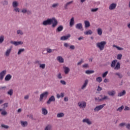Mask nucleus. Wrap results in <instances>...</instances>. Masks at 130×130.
I'll return each mask as SVG.
<instances>
[{
  "mask_svg": "<svg viewBox=\"0 0 130 130\" xmlns=\"http://www.w3.org/2000/svg\"><path fill=\"white\" fill-rule=\"evenodd\" d=\"M57 77L58 79H62V76H61V73H58L57 75Z\"/></svg>",
  "mask_w": 130,
  "mask_h": 130,
  "instance_id": "nucleus-44",
  "label": "nucleus"
},
{
  "mask_svg": "<svg viewBox=\"0 0 130 130\" xmlns=\"http://www.w3.org/2000/svg\"><path fill=\"white\" fill-rule=\"evenodd\" d=\"M60 82L62 85H67V82H66L64 80H60Z\"/></svg>",
  "mask_w": 130,
  "mask_h": 130,
  "instance_id": "nucleus-52",
  "label": "nucleus"
},
{
  "mask_svg": "<svg viewBox=\"0 0 130 130\" xmlns=\"http://www.w3.org/2000/svg\"><path fill=\"white\" fill-rule=\"evenodd\" d=\"M14 11L15 12H18V13H19L20 12V9L18 8H15L14 9Z\"/></svg>",
  "mask_w": 130,
  "mask_h": 130,
  "instance_id": "nucleus-58",
  "label": "nucleus"
},
{
  "mask_svg": "<svg viewBox=\"0 0 130 130\" xmlns=\"http://www.w3.org/2000/svg\"><path fill=\"white\" fill-rule=\"evenodd\" d=\"M47 96H48V92L46 91L45 92H43L40 96V101H42V100H43V98H44V97L46 98Z\"/></svg>",
  "mask_w": 130,
  "mask_h": 130,
  "instance_id": "nucleus-5",
  "label": "nucleus"
},
{
  "mask_svg": "<svg viewBox=\"0 0 130 130\" xmlns=\"http://www.w3.org/2000/svg\"><path fill=\"white\" fill-rule=\"evenodd\" d=\"M5 40V36L2 35L0 36V44H2Z\"/></svg>",
  "mask_w": 130,
  "mask_h": 130,
  "instance_id": "nucleus-30",
  "label": "nucleus"
},
{
  "mask_svg": "<svg viewBox=\"0 0 130 130\" xmlns=\"http://www.w3.org/2000/svg\"><path fill=\"white\" fill-rule=\"evenodd\" d=\"M58 23V22H57V20L55 19V18H52L51 19H48L44 21L42 24L44 26H47V25H51V24H52V27L55 28V27L57 26Z\"/></svg>",
  "mask_w": 130,
  "mask_h": 130,
  "instance_id": "nucleus-1",
  "label": "nucleus"
},
{
  "mask_svg": "<svg viewBox=\"0 0 130 130\" xmlns=\"http://www.w3.org/2000/svg\"><path fill=\"white\" fill-rule=\"evenodd\" d=\"M75 26L76 29H78L79 30H81L82 31H83V24H82V23H78Z\"/></svg>",
  "mask_w": 130,
  "mask_h": 130,
  "instance_id": "nucleus-10",
  "label": "nucleus"
},
{
  "mask_svg": "<svg viewBox=\"0 0 130 130\" xmlns=\"http://www.w3.org/2000/svg\"><path fill=\"white\" fill-rule=\"evenodd\" d=\"M107 42L106 41H102L96 43V47L99 48L100 50L102 51L104 49L105 46L106 45Z\"/></svg>",
  "mask_w": 130,
  "mask_h": 130,
  "instance_id": "nucleus-2",
  "label": "nucleus"
},
{
  "mask_svg": "<svg viewBox=\"0 0 130 130\" xmlns=\"http://www.w3.org/2000/svg\"><path fill=\"white\" fill-rule=\"evenodd\" d=\"M106 99H108V96L105 95L104 98L101 99V100H99L100 101H102L103 100H106Z\"/></svg>",
  "mask_w": 130,
  "mask_h": 130,
  "instance_id": "nucleus-42",
  "label": "nucleus"
},
{
  "mask_svg": "<svg viewBox=\"0 0 130 130\" xmlns=\"http://www.w3.org/2000/svg\"><path fill=\"white\" fill-rule=\"evenodd\" d=\"M63 30V26L62 25L59 26L56 29V32H61Z\"/></svg>",
  "mask_w": 130,
  "mask_h": 130,
  "instance_id": "nucleus-17",
  "label": "nucleus"
},
{
  "mask_svg": "<svg viewBox=\"0 0 130 130\" xmlns=\"http://www.w3.org/2000/svg\"><path fill=\"white\" fill-rule=\"evenodd\" d=\"M98 10H99L98 8L92 9L91 10V12H92V13H95V12H97V11H98Z\"/></svg>",
  "mask_w": 130,
  "mask_h": 130,
  "instance_id": "nucleus-45",
  "label": "nucleus"
},
{
  "mask_svg": "<svg viewBox=\"0 0 130 130\" xmlns=\"http://www.w3.org/2000/svg\"><path fill=\"white\" fill-rule=\"evenodd\" d=\"M70 49L74 50V49H75V46L71 45V46H70Z\"/></svg>",
  "mask_w": 130,
  "mask_h": 130,
  "instance_id": "nucleus-63",
  "label": "nucleus"
},
{
  "mask_svg": "<svg viewBox=\"0 0 130 130\" xmlns=\"http://www.w3.org/2000/svg\"><path fill=\"white\" fill-rule=\"evenodd\" d=\"M78 105L80 108H82V109H84L86 108V106H87V103L85 101L79 102L78 103Z\"/></svg>",
  "mask_w": 130,
  "mask_h": 130,
  "instance_id": "nucleus-3",
  "label": "nucleus"
},
{
  "mask_svg": "<svg viewBox=\"0 0 130 130\" xmlns=\"http://www.w3.org/2000/svg\"><path fill=\"white\" fill-rule=\"evenodd\" d=\"M11 79H12V75H11L10 74H8L6 76L5 80V81H10V80H11Z\"/></svg>",
  "mask_w": 130,
  "mask_h": 130,
  "instance_id": "nucleus-22",
  "label": "nucleus"
},
{
  "mask_svg": "<svg viewBox=\"0 0 130 130\" xmlns=\"http://www.w3.org/2000/svg\"><path fill=\"white\" fill-rule=\"evenodd\" d=\"M96 82H98L99 83H101L102 82V78L99 77L96 78Z\"/></svg>",
  "mask_w": 130,
  "mask_h": 130,
  "instance_id": "nucleus-36",
  "label": "nucleus"
},
{
  "mask_svg": "<svg viewBox=\"0 0 130 130\" xmlns=\"http://www.w3.org/2000/svg\"><path fill=\"white\" fill-rule=\"evenodd\" d=\"M12 5L13 8H16V7H18V2L16 1L13 2L12 3Z\"/></svg>",
  "mask_w": 130,
  "mask_h": 130,
  "instance_id": "nucleus-37",
  "label": "nucleus"
},
{
  "mask_svg": "<svg viewBox=\"0 0 130 130\" xmlns=\"http://www.w3.org/2000/svg\"><path fill=\"white\" fill-rule=\"evenodd\" d=\"M2 127H4V128H9V126L5 125L4 124L1 125Z\"/></svg>",
  "mask_w": 130,
  "mask_h": 130,
  "instance_id": "nucleus-54",
  "label": "nucleus"
},
{
  "mask_svg": "<svg viewBox=\"0 0 130 130\" xmlns=\"http://www.w3.org/2000/svg\"><path fill=\"white\" fill-rule=\"evenodd\" d=\"M7 111H3L1 113V114L2 115H7Z\"/></svg>",
  "mask_w": 130,
  "mask_h": 130,
  "instance_id": "nucleus-53",
  "label": "nucleus"
},
{
  "mask_svg": "<svg viewBox=\"0 0 130 130\" xmlns=\"http://www.w3.org/2000/svg\"><path fill=\"white\" fill-rule=\"evenodd\" d=\"M122 57V55L121 54H118L117 55V59L120 60V59H121Z\"/></svg>",
  "mask_w": 130,
  "mask_h": 130,
  "instance_id": "nucleus-40",
  "label": "nucleus"
},
{
  "mask_svg": "<svg viewBox=\"0 0 130 130\" xmlns=\"http://www.w3.org/2000/svg\"><path fill=\"white\" fill-rule=\"evenodd\" d=\"M107 74H108V71H107L103 74V78H105L106 76H107Z\"/></svg>",
  "mask_w": 130,
  "mask_h": 130,
  "instance_id": "nucleus-50",
  "label": "nucleus"
},
{
  "mask_svg": "<svg viewBox=\"0 0 130 130\" xmlns=\"http://www.w3.org/2000/svg\"><path fill=\"white\" fill-rule=\"evenodd\" d=\"M124 110H125V111L130 110V108H129V107H128L127 106H125V108H124Z\"/></svg>",
  "mask_w": 130,
  "mask_h": 130,
  "instance_id": "nucleus-57",
  "label": "nucleus"
},
{
  "mask_svg": "<svg viewBox=\"0 0 130 130\" xmlns=\"http://www.w3.org/2000/svg\"><path fill=\"white\" fill-rule=\"evenodd\" d=\"M114 68V70H116V71L119 70L120 69V63H119V62H118L116 64V66H115Z\"/></svg>",
  "mask_w": 130,
  "mask_h": 130,
  "instance_id": "nucleus-20",
  "label": "nucleus"
},
{
  "mask_svg": "<svg viewBox=\"0 0 130 130\" xmlns=\"http://www.w3.org/2000/svg\"><path fill=\"white\" fill-rule=\"evenodd\" d=\"M17 34H20V35H23V31L21 30H18L17 31Z\"/></svg>",
  "mask_w": 130,
  "mask_h": 130,
  "instance_id": "nucleus-46",
  "label": "nucleus"
},
{
  "mask_svg": "<svg viewBox=\"0 0 130 130\" xmlns=\"http://www.w3.org/2000/svg\"><path fill=\"white\" fill-rule=\"evenodd\" d=\"M52 127V126L51 124H49L45 127V130H50Z\"/></svg>",
  "mask_w": 130,
  "mask_h": 130,
  "instance_id": "nucleus-33",
  "label": "nucleus"
},
{
  "mask_svg": "<svg viewBox=\"0 0 130 130\" xmlns=\"http://www.w3.org/2000/svg\"><path fill=\"white\" fill-rule=\"evenodd\" d=\"M57 60H58V62H60L61 63H62L64 62V59L62 58V57L60 56H58L57 57Z\"/></svg>",
  "mask_w": 130,
  "mask_h": 130,
  "instance_id": "nucleus-16",
  "label": "nucleus"
},
{
  "mask_svg": "<svg viewBox=\"0 0 130 130\" xmlns=\"http://www.w3.org/2000/svg\"><path fill=\"white\" fill-rule=\"evenodd\" d=\"M11 52H12V47H11L9 49H8L6 50L5 52L6 56H9Z\"/></svg>",
  "mask_w": 130,
  "mask_h": 130,
  "instance_id": "nucleus-12",
  "label": "nucleus"
},
{
  "mask_svg": "<svg viewBox=\"0 0 130 130\" xmlns=\"http://www.w3.org/2000/svg\"><path fill=\"white\" fill-rule=\"evenodd\" d=\"M93 73H94V71L93 70H87L86 71H85V74H87V75H90Z\"/></svg>",
  "mask_w": 130,
  "mask_h": 130,
  "instance_id": "nucleus-31",
  "label": "nucleus"
},
{
  "mask_svg": "<svg viewBox=\"0 0 130 130\" xmlns=\"http://www.w3.org/2000/svg\"><path fill=\"white\" fill-rule=\"evenodd\" d=\"M116 62H117V60L115 59L113 60L111 64V68H115V64H116Z\"/></svg>",
  "mask_w": 130,
  "mask_h": 130,
  "instance_id": "nucleus-21",
  "label": "nucleus"
},
{
  "mask_svg": "<svg viewBox=\"0 0 130 130\" xmlns=\"http://www.w3.org/2000/svg\"><path fill=\"white\" fill-rule=\"evenodd\" d=\"M116 8V4L113 3L111 5H110L109 7V9L111 11H112V10H115V8Z\"/></svg>",
  "mask_w": 130,
  "mask_h": 130,
  "instance_id": "nucleus-9",
  "label": "nucleus"
},
{
  "mask_svg": "<svg viewBox=\"0 0 130 130\" xmlns=\"http://www.w3.org/2000/svg\"><path fill=\"white\" fill-rule=\"evenodd\" d=\"M96 90H97V91L100 92V91H102V87H101L100 86H98V89Z\"/></svg>",
  "mask_w": 130,
  "mask_h": 130,
  "instance_id": "nucleus-55",
  "label": "nucleus"
},
{
  "mask_svg": "<svg viewBox=\"0 0 130 130\" xmlns=\"http://www.w3.org/2000/svg\"><path fill=\"white\" fill-rule=\"evenodd\" d=\"M71 37V35L69 34L67 36H62L60 38V40L62 41H64V40H68Z\"/></svg>",
  "mask_w": 130,
  "mask_h": 130,
  "instance_id": "nucleus-11",
  "label": "nucleus"
},
{
  "mask_svg": "<svg viewBox=\"0 0 130 130\" xmlns=\"http://www.w3.org/2000/svg\"><path fill=\"white\" fill-rule=\"evenodd\" d=\"M25 51V49H20L17 53L18 55H20L22 52H24Z\"/></svg>",
  "mask_w": 130,
  "mask_h": 130,
  "instance_id": "nucleus-32",
  "label": "nucleus"
},
{
  "mask_svg": "<svg viewBox=\"0 0 130 130\" xmlns=\"http://www.w3.org/2000/svg\"><path fill=\"white\" fill-rule=\"evenodd\" d=\"M73 3H74V1H71V2H69L67 3H66V4L64 6L65 10H67L68 7H69V6H70V5H71V4H73Z\"/></svg>",
  "mask_w": 130,
  "mask_h": 130,
  "instance_id": "nucleus-19",
  "label": "nucleus"
},
{
  "mask_svg": "<svg viewBox=\"0 0 130 130\" xmlns=\"http://www.w3.org/2000/svg\"><path fill=\"white\" fill-rule=\"evenodd\" d=\"M21 123L22 126H23V127H25V126H27V125H28V122L27 121H21Z\"/></svg>",
  "mask_w": 130,
  "mask_h": 130,
  "instance_id": "nucleus-23",
  "label": "nucleus"
},
{
  "mask_svg": "<svg viewBox=\"0 0 130 130\" xmlns=\"http://www.w3.org/2000/svg\"><path fill=\"white\" fill-rule=\"evenodd\" d=\"M46 50L48 53H51V52H52V50L51 49L47 48Z\"/></svg>",
  "mask_w": 130,
  "mask_h": 130,
  "instance_id": "nucleus-48",
  "label": "nucleus"
},
{
  "mask_svg": "<svg viewBox=\"0 0 130 130\" xmlns=\"http://www.w3.org/2000/svg\"><path fill=\"white\" fill-rule=\"evenodd\" d=\"M83 62H84V60L81 59L79 62H78L77 64L78 66H81Z\"/></svg>",
  "mask_w": 130,
  "mask_h": 130,
  "instance_id": "nucleus-49",
  "label": "nucleus"
},
{
  "mask_svg": "<svg viewBox=\"0 0 130 130\" xmlns=\"http://www.w3.org/2000/svg\"><path fill=\"white\" fill-rule=\"evenodd\" d=\"M60 95L62 98H63L64 97V92H61Z\"/></svg>",
  "mask_w": 130,
  "mask_h": 130,
  "instance_id": "nucleus-62",
  "label": "nucleus"
},
{
  "mask_svg": "<svg viewBox=\"0 0 130 130\" xmlns=\"http://www.w3.org/2000/svg\"><path fill=\"white\" fill-rule=\"evenodd\" d=\"M108 94L109 96H113L114 95H115L116 94V92L115 90H111V91H108Z\"/></svg>",
  "mask_w": 130,
  "mask_h": 130,
  "instance_id": "nucleus-13",
  "label": "nucleus"
},
{
  "mask_svg": "<svg viewBox=\"0 0 130 130\" xmlns=\"http://www.w3.org/2000/svg\"><path fill=\"white\" fill-rule=\"evenodd\" d=\"M82 122L83 123H87V124H88V125H91L92 124V121L89 119V118H85L82 120Z\"/></svg>",
  "mask_w": 130,
  "mask_h": 130,
  "instance_id": "nucleus-6",
  "label": "nucleus"
},
{
  "mask_svg": "<svg viewBox=\"0 0 130 130\" xmlns=\"http://www.w3.org/2000/svg\"><path fill=\"white\" fill-rule=\"evenodd\" d=\"M7 93L8 95L12 96V95H13V89H10L9 91H8Z\"/></svg>",
  "mask_w": 130,
  "mask_h": 130,
  "instance_id": "nucleus-43",
  "label": "nucleus"
},
{
  "mask_svg": "<svg viewBox=\"0 0 130 130\" xmlns=\"http://www.w3.org/2000/svg\"><path fill=\"white\" fill-rule=\"evenodd\" d=\"M21 13H23V14H25V13H27V9H22L21 11Z\"/></svg>",
  "mask_w": 130,
  "mask_h": 130,
  "instance_id": "nucleus-56",
  "label": "nucleus"
},
{
  "mask_svg": "<svg viewBox=\"0 0 130 130\" xmlns=\"http://www.w3.org/2000/svg\"><path fill=\"white\" fill-rule=\"evenodd\" d=\"M115 75L116 76H118V77H119V78L120 79H121V78H122V75H121V74H120L119 73H115Z\"/></svg>",
  "mask_w": 130,
  "mask_h": 130,
  "instance_id": "nucleus-38",
  "label": "nucleus"
},
{
  "mask_svg": "<svg viewBox=\"0 0 130 130\" xmlns=\"http://www.w3.org/2000/svg\"><path fill=\"white\" fill-rule=\"evenodd\" d=\"M64 46L65 47H69L70 46V45H69V44L68 43H65L64 44Z\"/></svg>",
  "mask_w": 130,
  "mask_h": 130,
  "instance_id": "nucleus-59",
  "label": "nucleus"
},
{
  "mask_svg": "<svg viewBox=\"0 0 130 130\" xmlns=\"http://www.w3.org/2000/svg\"><path fill=\"white\" fill-rule=\"evenodd\" d=\"M97 32L98 35H99L100 36H101V35H102L103 31L101 28H98L97 29Z\"/></svg>",
  "mask_w": 130,
  "mask_h": 130,
  "instance_id": "nucleus-24",
  "label": "nucleus"
},
{
  "mask_svg": "<svg viewBox=\"0 0 130 130\" xmlns=\"http://www.w3.org/2000/svg\"><path fill=\"white\" fill-rule=\"evenodd\" d=\"M2 4L4 5V6H7V5H8V1L5 0L2 2Z\"/></svg>",
  "mask_w": 130,
  "mask_h": 130,
  "instance_id": "nucleus-51",
  "label": "nucleus"
},
{
  "mask_svg": "<svg viewBox=\"0 0 130 130\" xmlns=\"http://www.w3.org/2000/svg\"><path fill=\"white\" fill-rule=\"evenodd\" d=\"M113 47H115L116 48H117V49H118V50H123V48H120V47H118L115 45H113Z\"/></svg>",
  "mask_w": 130,
  "mask_h": 130,
  "instance_id": "nucleus-35",
  "label": "nucleus"
},
{
  "mask_svg": "<svg viewBox=\"0 0 130 130\" xmlns=\"http://www.w3.org/2000/svg\"><path fill=\"white\" fill-rule=\"evenodd\" d=\"M123 108H124V107L123 106H122L120 107L119 108H118L117 109V111H119V112H121V111H122Z\"/></svg>",
  "mask_w": 130,
  "mask_h": 130,
  "instance_id": "nucleus-34",
  "label": "nucleus"
},
{
  "mask_svg": "<svg viewBox=\"0 0 130 130\" xmlns=\"http://www.w3.org/2000/svg\"><path fill=\"white\" fill-rule=\"evenodd\" d=\"M58 6V4H54L52 5L53 8H56V7H57Z\"/></svg>",
  "mask_w": 130,
  "mask_h": 130,
  "instance_id": "nucleus-60",
  "label": "nucleus"
},
{
  "mask_svg": "<svg viewBox=\"0 0 130 130\" xmlns=\"http://www.w3.org/2000/svg\"><path fill=\"white\" fill-rule=\"evenodd\" d=\"M88 80H86L85 81V82H84L83 85V86H82V87H81V89H82V90H83V89H85V87H87V85H88Z\"/></svg>",
  "mask_w": 130,
  "mask_h": 130,
  "instance_id": "nucleus-26",
  "label": "nucleus"
},
{
  "mask_svg": "<svg viewBox=\"0 0 130 130\" xmlns=\"http://www.w3.org/2000/svg\"><path fill=\"white\" fill-rule=\"evenodd\" d=\"M63 69H64V72L66 74V75H67L68 73H70V68H69V67L64 66L63 67Z\"/></svg>",
  "mask_w": 130,
  "mask_h": 130,
  "instance_id": "nucleus-15",
  "label": "nucleus"
},
{
  "mask_svg": "<svg viewBox=\"0 0 130 130\" xmlns=\"http://www.w3.org/2000/svg\"><path fill=\"white\" fill-rule=\"evenodd\" d=\"M106 105V104H104L103 105H101L100 106H96L94 109V111L95 112L100 111V110H101V109H102L104 106H105Z\"/></svg>",
  "mask_w": 130,
  "mask_h": 130,
  "instance_id": "nucleus-4",
  "label": "nucleus"
},
{
  "mask_svg": "<svg viewBox=\"0 0 130 130\" xmlns=\"http://www.w3.org/2000/svg\"><path fill=\"white\" fill-rule=\"evenodd\" d=\"M10 43H11L12 44H13V45H15V46H18V42H16V41H11Z\"/></svg>",
  "mask_w": 130,
  "mask_h": 130,
  "instance_id": "nucleus-39",
  "label": "nucleus"
},
{
  "mask_svg": "<svg viewBox=\"0 0 130 130\" xmlns=\"http://www.w3.org/2000/svg\"><path fill=\"white\" fill-rule=\"evenodd\" d=\"M63 116H64V114H63V113H59L57 114V117H58V118L63 117Z\"/></svg>",
  "mask_w": 130,
  "mask_h": 130,
  "instance_id": "nucleus-28",
  "label": "nucleus"
},
{
  "mask_svg": "<svg viewBox=\"0 0 130 130\" xmlns=\"http://www.w3.org/2000/svg\"><path fill=\"white\" fill-rule=\"evenodd\" d=\"M126 127V128H127L128 129H130V124H127Z\"/></svg>",
  "mask_w": 130,
  "mask_h": 130,
  "instance_id": "nucleus-64",
  "label": "nucleus"
},
{
  "mask_svg": "<svg viewBox=\"0 0 130 130\" xmlns=\"http://www.w3.org/2000/svg\"><path fill=\"white\" fill-rule=\"evenodd\" d=\"M125 125V123H121L119 124L120 126H124Z\"/></svg>",
  "mask_w": 130,
  "mask_h": 130,
  "instance_id": "nucleus-61",
  "label": "nucleus"
},
{
  "mask_svg": "<svg viewBox=\"0 0 130 130\" xmlns=\"http://www.w3.org/2000/svg\"><path fill=\"white\" fill-rule=\"evenodd\" d=\"M7 74V71L4 70L1 73H0V80H3L4 77H5V75Z\"/></svg>",
  "mask_w": 130,
  "mask_h": 130,
  "instance_id": "nucleus-8",
  "label": "nucleus"
},
{
  "mask_svg": "<svg viewBox=\"0 0 130 130\" xmlns=\"http://www.w3.org/2000/svg\"><path fill=\"white\" fill-rule=\"evenodd\" d=\"M73 25H75V19L74 17H72L70 22V27H73Z\"/></svg>",
  "mask_w": 130,
  "mask_h": 130,
  "instance_id": "nucleus-18",
  "label": "nucleus"
},
{
  "mask_svg": "<svg viewBox=\"0 0 130 130\" xmlns=\"http://www.w3.org/2000/svg\"><path fill=\"white\" fill-rule=\"evenodd\" d=\"M45 67H46V65L44 63L40 64V69H42L43 70H44V69H45Z\"/></svg>",
  "mask_w": 130,
  "mask_h": 130,
  "instance_id": "nucleus-41",
  "label": "nucleus"
},
{
  "mask_svg": "<svg viewBox=\"0 0 130 130\" xmlns=\"http://www.w3.org/2000/svg\"><path fill=\"white\" fill-rule=\"evenodd\" d=\"M125 90H123V91L120 92L118 94V97H121V96H123L124 95H125Z\"/></svg>",
  "mask_w": 130,
  "mask_h": 130,
  "instance_id": "nucleus-27",
  "label": "nucleus"
},
{
  "mask_svg": "<svg viewBox=\"0 0 130 130\" xmlns=\"http://www.w3.org/2000/svg\"><path fill=\"white\" fill-rule=\"evenodd\" d=\"M84 34L85 35H92V34H93V31L91 30L86 31L84 32Z\"/></svg>",
  "mask_w": 130,
  "mask_h": 130,
  "instance_id": "nucleus-25",
  "label": "nucleus"
},
{
  "mask_svg": "<svg viewBox=\"0 0 130 130\" xmlns=\"http://www.w3.org/2000/svg\"><path fill=\"white\" fill-rule=\"evenodd\" d=\"M85 24V28H89V26H90V22L88 21H84Z\"/></svg>",
  "mask_w": 130,
  "mask_h": 130,
  "instance_id": "nucleus-29",
  "label": "nucleus"
},
{
  "mask_svg": "<svg viewBox=\"0 0 130 130\" xmlns=\"http://www.w3.org/2000/svg\"><path fill=\"white\" fill-rule=\"evenodd\" d=\"M55 101V98H54V96L52 95L47 101V104H50L51 102H54Z\"/></svg>",
  "mask_w": 130,
  "mask_h": 130,
  "instance_id": "nucleus-7",
  "label": "nucleus"
},
{
  "mask_svg": "<svg viewBox=\"0 0 130 130\" xmlns=\"http://www.w3.org/2000/svg\"><path fill=\"white\" fill-rule=\"evenodd\" d=\"M42 113L43 114V115H47V114L48 113V111H47V109L46 108H43L42 109Z\"/></svg>",
  "mask_w": 130,
  "mask_h": 130,
  "instance_id": "nucleus-14",
  "label": "nucleus"
},
{
  "mask_svg": "<svg viewBox=\"0 0 130 130\" xmlns=\"http://www.w3.org/2000/svg\"><path fill=\"white\" fill-rule=\"evenodd\" d=\"M35 63H36V64H39L40 66V64H41V61L40 60H36L35 61Z\"/></svg>",
  "mask_w": 130,
  "mask_h": 130,
  "instance_id": "nucleus-47",
  "label": "nucleus"
}]
</instances>
